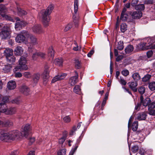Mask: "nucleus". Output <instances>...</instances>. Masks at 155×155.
<instances>
[{
	"label": "nucleus",
	"instance_id": "obj_1",
	"mask_svg": "<svg viewBox=\"0 0 155 155\" xmlns=\"http://www.w3.org/2000/svg\"><path fill=\"white\" fill-rule=\"evenodd\" d=\"M30 130V125L26 124L22 126L21 132L18 130H13L9 132L11 140L13 141L19 140L24 137H27Z\"/></svg>",
	"mask_w": 155,
	"mask_h": 155
},
{
	"label": "nucleus",
	"instance_id": "obj_2",
	"mask_svg": "<svg viewBox=\"0 0 155 155\" xmlns=\"http://www.w3.org/2000/svg\"><path fill=\"white\" fill-rule=\"evenodd\" d=\"M54 8V5L50 4L46 9L42 10L38 13V15L40 18L42 20L43 25L45 27H47L49 25V22L50 20L49 15Z\"/></svg>",
	"mask_w": 155,
	"mask_h": 155
},
{
	"label": "nucleus",
	"instance_id": "obj_3",
	"mask_svg": "<svg viewBox=\"0 0 155 155\" xmlns=\"http://www.w3.org/2000/svg\"><path fill=\"white\" fill-rule=\"evenodd\" d=\"M18 65L16 66L13 69L14 72V76L16 78H21L22 76V74L19 72L16 71L19 70H27L28 67L26 65L27 60L25 58L21 56L19 60Z\"/></svg>",
	"mask_w": 155,
	"mask_h": 155
},
{
	"label": "nucleus",
	"instance_id": "obj_4",
	"mask_svg": "<svg viewBox=\"0 0 155 155\" xmlns=\"http://www.w3.org/2000/svg\"><path fill=\"white\" fill-rule=\"evenodd\" d=\"M154 42L153 38L147 37L143 39L141 42L137 46V48L139 50H143L151 48V45Z\"/></svg>",
	"mask_w": 155,
	"mask_h": 155
},
{
	"label": "nucleus",
	"instance_id": "obj_5",
	"mask_svg": "<svg viewBox=\"0 0 155 155\" xmlns=\"http://www.w3.org/2000/svg\"><path fill=\"white\" fill-rule=\"evenodd\" d=\"M29 36V34L26 31H22L18 34L15 38L16 41L19 43L25 42Z\"/></svg>",
	"mask_w": 155,
	"mask_h": 155
},
{
	"label": "nucleus",
	"instance_id": "obj_6",
	"mask_svg": "<svg viewBox=\"0 0 155 155\" xmlns=\"http://www.w3.org/2000/svg\"><path fill=\"white\" fill-rule=\"evenodd\" d=\"M10 28L9 26H4L1 32L0 35L2 39L5 40L9 38L10 35Z\"/></svg>",
	"mask_w": 155,
	"mask_h": 155
},
{
	"label": "nucleus",
	"instance_id": "obj_7",
	"mask_svg": "<svg viewBox=\"0 0 155 155\" xmlns=\"http://www.w3.org/2000/svg\"><path fill=\"white\" fill-rule=\"evenodd\" d=\"M74 14L73 13V21L76 27L78 26V18L77 12H78V0H74Z\"/></svg>",
	"mask_w": 155,
	"mask_h": 155
},
{
	"label": "nucleus",
	"instance_id": "obj_8",
	"mask_svg": "<svg viewBox=\"0 0 155 155\" xmlns=\"http://www.w3.org/2000/svg\"><path fill=\"white\" fill-rule=\"evenodd\" d=\"M0 140L4 142H8L11 141L9 132L1 133L0 135Z\"/></svg>",
	"mask_w": 155,
	"mask_h": 155
},
{
	"label": "nucleus",
	"instance_id": "obj_9",
	"mask_svg": "<svg viewBox=\"0 0 155 155\" xmlns=\"http://www.w3.org/2000/svg\"><path fill=\"white\" fill-rule=\"evenodd\" d=\"M33 31L35 34H41L44 32L42 28L40 25H34L32 28Z\"/></svg>",
	"mask_w": 155,
	"mask_h": 155
},
{
	"label": "nucleus",
	"instance_id": "obj_10",
	"mask_svg": "<svg viewBox=\"0 0 155 155\" xmlns=\"http://www.w3.org/2000/svg\"><path fill=\"white\" fill-rule=\"evenodd\" d=\"M19 90L24 95H28L30 94V89L25 85L21 86L19 88Z\"/></svg>",
	"mask_w": 155,
	"mask_h": 155
},
{
	"label": "nucleus",
	"instance_id": "obj_11",
	"mask_svg": "<svg viewBox=\"0 0 155 155\" xmlns=\"http://www.w3.org/2000/svg\"><path fill=\"white\" fill-rule=\"evenodd\" d=\"M140 100L141 104H142L143 106L145 107L148 106L149 104L151 102L150 99L148 97L143 100V96L142 95L140 97Z\"/></svg>",
	"mask_w": 155,
	"mask_h": 155
},
{
	"label": "nucleus",
	"instance_id": "obj_12",
	"mask_svg": "<svg viewBox=\"0 0 155 155\" xmlns=\"http://www.w3.org/2000/svg\"><path fill=\"white\" fill-rule=\"evenodd\" d=\"M7 13V9L6 7L2 4H0V15L3 17Z\"/></svg>",
	"mask_w": 155,
	"mask_h": 155
},
{
	"label": "nucleus",
	"instance_id": "obj_13",
	"mask_svg": "<svg viewBox=\"0 0 155 155\" xmlns=\"http://www.w3.org/2000/svg\"><path fill=\"white\" fill-rule=\"evenodd\" d=\"M128 16L126 8H124L121 14L120 19L123 21H126L128 18Z\"/></svg>",
	"mask_w": 155,
	"mask_h": 155
},
{
	"label": "nucleus",
	"instance_id": "obj_14",
	"mask_svg": "<svg viewBox=\"0 0 155 155\" xmlns=\"http://www.w3.org/2000/svg\"><path fill=\"white\" fill-rule=\"evenodd\" d=\"M129 87L134 92L137 91V81H132L128 83Z\"/></svg>",
	"mask_w": 155,
	"mask_h": 155
},
{
	"label": "nucleus",
	"instance_id": "obj_15",
	"mask_svg": "<svg viewBox=\"0 0 155 155\" xmlns=\"http://www.w3.org/2000/svg\"><path fill=\"white\" fill-rule=\"evenodd\" d=\"M142 15V13L141 11H135L131 14V16L134 19H139Z\"/></svg>",
	"mask_w": 155,
	"mask_h": 155
},
{
	"label": "nucleus",
	"instance_id": "obj_16",
	"mask_svg": "<svg viewBox=\"0 0 155 155\" xmlns=\"http://www.w3.org/2000/svg\"><path fill=\"white\" fill-rule=\"evenodd\" d=\"M16 85L15 81H11L7 84V87L9 90H13L16 87Z\"/></svg>",
	"mask_w": 155,
	"mask_h": 155
},
{
	"label": "nucleus",
	"instance_id": "obj_17",
	"mask_svg": "<svg viewBox=\"0 0 155 155\" xmlns=\"http://www.w3.org/2000/svg\"><path fill=\"white\" fill-rule=\"evenodd\" d=\"M7 110V106L6 104L3 102L0 103V112L6 114Z\"/></svg>",
	"mask_w": 155,
	"mask_h": 155
},
{
	"label": "nucleus",
	"instance_id": "obj_18",
	"mask_svg": "<svg viewBox=\"0 0 155 155\" xmlns=\"http://www.w3.org/2000/svg\"><path fill=\"white\" fill-rule=\"evenodd\" d=\"M63 62V59L61 58H56L54 61V63L55 65L60 67H61L62 66Z\"/></svg>",
	"mask_w": 155,
	"mask_h": 155
},
{
	"label": "nucleus",
	"instance_id": "obj_19",
	"mask_svg": "<svg viewBox=\"0 0 155 155\" xmlns=\"http://www.w3.org/2000/svg\"><path fill=\"white\" fill-rule=\"evenodd\" d=\"M29 37L30 40L31 44L33 45H35L38 44L37 39L35 36L32 35H30L29 34Z\"/></svg>",
	"mask_w": 155,
	"mask_h": 155
},
{
	"label": "nucleus",
	"instance_id": "obj_20",
	"mask_svg": "<svg viewBox=\"0 0 155 155\" xmlns=\"http://www.w3.org/2000/svg\"><path fill=\"white\" fill-rule=\"evenodd\" d=\"M147 116L146 114L144 112L139 113L137 114V119L138 120H144L146 119Z\"/></svg>",
	"mask_w": 155,
	"mask_h": 155
},
{
	"label": "nucleus",
	"instance_id": "obj_21",
	"mask_svg": "<svg viewBox=\"0 0 155 155\" xmlns=\"http://www.w3.org/2000/svg\"><path fill=\"white\" fill-rule=\"evenodd\" d=\"M16 112V109L15 107H11L7 110L6 114L12 115L15 114Z\"/></svg>",
	"mask_w": 155,
	"mask_h": 155
},
{
	"label": "nucleus",
	"instance_id": "obj_22",
	"mask_svg": "<svg viewBox=\"0 0 155 155\" xmlns=\"http://www.w3.org/2000/svg\"><path fill=\"white\" fill-rule=\"evenodd\" d=\"M13 123L12 121L8 120L4 122H3V123L2 124V126L3 127H9L13 126Z\"/></svg>",
	"mask_w": 155,
	"mask_h": 155
},
{
	"label": "nucleus",
	"instance_id": "obj_23",
	"mask_svg": "<svg viewBox=\"0 0 155 155\" xmlns=\"http://www.w3.org/2000/svg\"><path fill=\"white\" fill-rule=\"evenodd\" d=\"M23 51L22 48L20 46L17 47L14 50L15 54L17 55H20L22 54Z\"/></svg>",
	"mask_w": 155,
	"mask_h": 155
},
{
	"label": "nucleus",
	"instance_id": "obj_24",
	"mask_svg": "<svg viewBox=\"0 0 155 155\" xmlns=\"http://www.w3.org/2000/svg\"><path fill=\"white\" fill-rule=\"evenodd\" d=\"M25 25L24 21H17L15 23V28L16 29L19 28Z\"/></svg>",
	"mask_w": 155,
	"mask_h": 155
},
{
	"label": "nucleus",
	"instance_id": "obj_25",
	"mask_svg": "<svg viewBox=\"0 0 155 155\" xmlns=\"http://www.w3.org/2000/svg\"><path fill=\"white\" fill-rule=\"evenodd\" d=\"M134 50V47L132 45H128L125 49L126 54H129L132 52Z\"/></svg>",
	"mask_w": 155,
	"mask_h": 155
},
{
	"label": "nucleus",
	"instance_id": "obj_26",
	"mask_svg": "<svg viewBox=\"0 0 155 155\" xmlns=\"http://www.w3.org/2000/svg\"><path fill=\"white\" fill-rule=\"evenodd\" d=\"M4 53L6 57L13 55V51L12 49L10 48L6 49L4 51Z\"/></svg>",
	"mask_w": 155,
	"mask_h": 155
},
{
	"label": "nucleus",
	"instance_id": "obj_27",
	"mask_svg": "<svg viewBox=\"0 0 155 155\" xmlns=\"http://www.w3.org/2000/svg\"><path fill=\"white\" fill-rule=\"evenodd\" d=\"M54 51L53 50L52 46L49 47L48 49V54L49 56L53 59L54 55Z\"/></svg>",
	"mask_w": 155,
	"mask_h": 155
},
{
	"label": "nucleus",
	"instance_id": "obj_28",
	"mask_svg": "<svg viewBox=\"0 0 155 155\" xmlns=\"http://www.w3.org/2000/svg\"><path fill=\"white\" fill-rule=\"evenodd\" d=\"M7 61L9 63H11L12 64L14 63L15 61V58L13 55L11 56H9L8 57H6Z\"/></svg>",
	"mask_w": 155,
	"mask_h": 155
},
{
	"label": "nucleus",
	"instance_id": "obj_29",
	"mask_svg": "<svg viewBox=\"0 0 155 155\" xmlns=\"http://www.w3.org/2000/svg\"><path fill=\"white\" fill-rule=\"evenodd\" d=\"M17 8L18 10L17 13L19 16H22L23 15H26L27 14V12L25 11L18 7Z\"/></svg>",
	"mask_w": 155,
	"mask_h": 155
},
{
	"label": "nucleus",
	"instance_id": "obj_30",
	"mask_svg": "<svg viewBox=\"0 0 155 155\" xmlns=\"http://www.w3.org/2000/svg\"><path fill=\"white\" fill-rule=\"evenodd\" d=\"M144 6L143 4L138 5H135V9L136 10L140 11H139L143 10L144 9Z\"/></svg>",
	"mask_w": 155,
	"mask_h": 155
},
{
	"label": "nucleus",
	"instance_id": "obj_31",
	"mask_svg": "<svg viewBox=\"0 0 155 155\" xmlns=\"http://www.w3.org/2000/svg\"><path fill=\"white\" fill-rule=\"evenodd\" d=\"M124 48V43L123 41H120L118 42L117 46V48L118 50H121L123 49Z\"/></svg>",
	"mask_w": 155,
	"mask_h": 155
},
{
	"label": "nucleus",
	"instance_id": "obj_32",
	"mask_svg": "<svg viewBox=\"0 0 155 155\" xmlns=\"http://www.w3.org/2000/svg\"><path fill=\"white\" fill-rule=\"evenodd\" d=\"M138 122L137 121H134L132 124V130L134 131H136L138 128Z\"/></svg>",
	"mask_w": 155,
	"mask_h": 155
},
{
	"label": "nucleus",
	"instance_id": "obj_33",
	"mask_svg": "<svg viewBox=\"0 0 155 155\" xmlns=\"http://www.w3.org/2000/svg\"><path fill=\"white\" fill-rule=\"evenodd\" d=\"M149 87L150 90L152 91L155 90V82L153 81L149 84Z\"/></svg>",
	"mask_w": 155,
	"mask_h": 155
},
{
	"label": "nucleus",
	"instance_id": "obj_34",
	"mask_svg": "<svg viewBox=\"0 0 155 155\" xmlns=\"http://www.w3.org/2000/svg\"><path fill=\"white\" fill-rule=\"evenodd\" d=\"M127 26L125 23H122L120 25V30L122 32H124L127 30Z\"/></svg>",
	"mask_w": 155,
	"mask_h": 155
},
{
	"label": "nucleus",
	"instance_id": "obj_35",
	"mask_svg": "<svg viewBox=\"0 0 155 155\" xmlns=\"http://www.w3.org/2000/svg\"><path fill=\"white\" fill-rule=\"evenodd\" d=\"M10 69V66L9 65H5L2 68V69L5 73H6L9 72Z\"/></svg>",
	"mask_w": 155,
	"mask_h": 155
},
{
	"label": "nucleus",
	"instance_id": "obj_36",
	"mask_svg": "<svg viewBox=\"0 0 155 155\" xmlns=\"http://www.w3.org/2000/svg\"><path fill=\"white\" fill-rule=\"evenodd\" d=\"M66 150L65 149H61L58 150L57 153L58 155H65Z\"/></svg>",
	"mask_w": 155,
	"mask_h": 155
},
{
	"label": "nucleus",
	"instance_id": "obj_37",
	"mask_svg": "<svg viewBox=\"0 0 155 155\" xmlns=\"http://www.w3.org/2000/svg\"><path fill=\"white\" fill-rule=\"evenodd\" d=\"M155 108V102H153L150 103L148 105V110L153 109Z\"/></svg>",
	"mask_w": 155,
	"mask_h": 155
},
{
	"label": "nucleus",
	"instance_id": "obj_38",
	"mask_svg": "<svg viewBox=\"0 0 155 155\" xmlns=\"http://www.w3.org/2000/svg\"><path fill=\"white\" fill-rule=\"evenodd\" d=\"M138 91L141 94H143L145 91V87L143 86L140 87L138 89Z\"/></svg>",
	"mask_w": 155,
	"mask_h": 155
},
{
	"label": "nucleus",
	"instance_id": "obj_39",
	"mask_svg": "<svg viewBox=\"0 0 155 155\" xmlns=\"http://www.w3.org/2000/svg\"><path fill=\"white\" fill-rule=\"evenodd\" d=\"M121 73L124 76L126 77L129 74V72L128 70L124 69L122 71Z\"/></svg>",
	"mask_w": 155,
	"mask_h": 155
},
{
	"label": "nucleus",
	"instance_id": "obj_40",
	"mask_svg": "<svg viewBox=\"0 0 155 155\" xmlns=\"http://www.w3.org/2000/svg\"><path fill=\"white\" fill-rule=\"evenodd\" d=\"M66 136V135H64L59 140V143L60 144H62L65 140Z\"/></svg>",
	"mask_w": 155,
	"mask_h": 155
},
{
	"label": "nucleus",
	"instance_id": "obj_41",
	"mask_svg": "<svg viewBox=\"0 0 155 155\" xmlns=\"http://www.w3.org/2000/svg\"><path fill=\"white\" fill-rule=\"evenodd\" d=\"M67 74L66 73H58L56 75L54 78H61L62 77H65L67 76Z\"/></svg>",
	"mask_w": 155,
	"mask_h": 155
},
{
	"label": "nucleus",
	"instance_id": "obj_42",
	"mask_svg": "<svg viewBox=\"0 0 155 155\" xmlns=\"http://www.w3.org/2000/svg\"><path fill=\"white\" fill-rule=\"evenodd\" d=\"M72 26L71 23H69L65 27L64 31H68L72 27Z\"/></svg>",
	"mask_w": 155,
	"mask_h": 155
},
{
	"label": "nucleus",
	"instance_id": "obj_43",
	"mask_svg": "<svg viewBox=\"0 0 155 155\" xmlns=\"http://www.w3.org/2000/svg\"><path fill=\"white\" fill-rule=\"evenodd\" d=\"M138 149V146L137 145H135L132 147L131 150L134 153H136L137 152Z\"/></svg>",
	"mask_w": 155,
	"mask_h": 155
},
{
	"label": "nucleus",
	"instance_id": "obj_44",
	"mask_svg": "<svg viewBox=\"0 0 155 155\" xmlns=\"http://www.w3.org/2000/svg\"><path fill=\"white\" fill-rule=\"evenodd\" d=\"M63 120L65 123H68L70 122L71 118L69 116H67L64 117Z\"/></svg>",
	"mask_w": 155,
	"mask_h": 155
},
{
	"label": "nucleus",
	"instance_id": "obj_45",
	"mask_svg": "<svg viewBox=\"0 0 155 155\" xmlns=\"http://www.w3.org/2000/svg\"><path fill=\"white\" fill-rule=\"evenodd\" d=\"M106 101L107 100H105L104 99L103 100L101 107H99V109H98L99 110H104V107L106 104Z\"/></svg>",
	"mask_w": 155,
	"mask_h": 155
},
{
	"label": "nucleus",
	"instance_id": "obj_46",
	"mask_svg": "<svg viewBox=\"0 0 155 155\" xmlns=\"http://www.w3.org/2000/svg\"><path fill=\"white\" fill-rule=\"evenodd\" d=\"M2 102L3 103H5L6 104V103H8L9 101V98L7 96H5L2 97Z\"/></svg>",
	"mask_w": 155,
	"mask_h": 155
},
{
	"label": "nucleus",
	"instance_id": "obj_47",
	"mask_svg": "<svg viewBox=\"0 0 155 155\" xmlns=\"http://www.w3.org/2000/svg\"><path fill=\"white\" fill-rule=\"evenodd\" d=\"M3 18L7 20H8L11 21H13V19L11 17L8 15H7V14L5 15V16H4Z\"/></svg>",
	"mask_w": 155,
	"mask_h": 155
},
{
	"label": "nucleus",
	"instance_id": "obj_48",
	"mask_svg": "<svg viewBox=\"0 0 155 155\" xmlns=\"http://www.w3.org/2000/svg\"><path fill=\"white\" fill-rule=\"evenodd\" d=\"M45 73V71H44L43 73L41 74V78H49V72H46V73Z\"/></svg>",
	"mask_w": 155,
	"mask_h": 155
},
{
	"label": "nucleus",
	"instance_id": "obj_49",
	"mask_svg": "<svg viewBox=\"0 0 155 155\" xmlns=\"http://www.w3.org/2000/svg\"><path fill=\"white\" fill-rule=\"evenodd\" d=\"M153 52L152 50H150L147 51V56L148 58H150L152 55H154L153 54Z\"/></svg>",
	"mask_w": 155,
	"mask_h": 155
},
{
	"label": "nucleus",
	"instance_id": "obj_50",
	"mask_svg": "<svg viewBox=\"0 0 155 155\" xmlns=\"http://www.w3.org/2000/svg\"><path fill=\"white\" fill-rule=\"evenodd\" d=\"M77 147H78L76 146L74 148H72L70 151L69 155H73L74 153L76 150Z\"/></svg>",
	"mask_w": 155,
	"mask_h": 155
},
{
	"label": "nucleus",
	"instance_id": "obj_51",
	"mask_svg": "<svg viewBox=\"0 0 155 155\" xmlns=\"http://www.w3.org/2000/svg\"><path fill=\"white\" fill-rule=\"evenodd\" d=\"M38 57H40L42 58H44L45 55V54L44 53L39 52H37V54Z\"/></svg>",
	"mask_w": 155,
	"mask_h": 155
},
{
	"label": "nucleus",
	"instance_id": "obj_52",
	"mask_svg": "<svg viewBox=\"0 0 155 155\" xmlns=\"http://www.w3.org/2000/svg\"><path fill=\"white\" fill-rule=\"evenodd\" d=\"M120 84L123 85H125L127 84V82L123 78H120V81H119Z\"/></svg>",
	"mask_w": 155,
	"mask_h": 155
},
{
	"label": "nucleus",
	"instance_id": "obj_53",
	"mask_svg": "<svg viewBox=\"0 0 155 155\" xmlns=\"http://www.w3.org/2000/svg\"><path fill=\"white\" fill-rule=\"evenodd\" d=\"M146 152L145 150L143 148H140L139 150V153L140 155H145Z\"/></svg>",
	"mask_w": 155,
	"mask_h": 155
},
{
	"label": "nucleus",
	"instance_id": "obj_54",
	"mask_svg": "<svg viewBox=\"0 0 155 155\" xmlns=\"http://www.w3.org/2000/svg\"><path fill=\"white\" fill-rule=\"evenodd\" d=\"M139 2V0H132L131 3V5L133 6H135L137 5L136 4H137Z\"/></svg>",
	"mask_w": 155,
	"mask_h": 155
},
{
	"label": "nucleus",
	"instance_id": "obj_55",
	"mask_svg": "<svg viewBox=\"0 0 155 155\" xmlns=\"http://www.w3.org/2000/svg\"><path fill=\"white\" fill-rule=\"evenodd\" d=\"M77 79H78V78H72L71 79V85H74L77 82Z\"/></svg>",
	"mask_w": 155,
	"mask_h": 155
},
{
	"label": "nucleus",
	"instance_id": "obj_56",
	"mask_svg": "<svg viewBox=\"0 0 155 155\" xmlns=\"http://www.w3.org/2000/svg\"><path fill=\"white\" fill-rule=\"evenodd\" d=\"M23 75L25 78H30L31 77L30 73L29 72H25L24 73Z\"/></svg>",
	"mask_w": 155,
	"mask_h": 155
},
{
	"label": "nucleus",
	"instance_id": "obj_57",
	"mask_svg": "<svg viewBox=\"0 0 155 155\" xmlns=\"http://www.w3.org/2000/svg\"><path fill=\"white\" fill-rule=\"evenodd\" d=\"M12 102L13 103L18 104L19 103V100L18 98H16L12 100Z\"/></svg>",
	"mask_w": 155,
	"mask_h": 155
},
{
	"label": "nucleus",
	"instance_id": "obj_58",
	"mask_svg": "<svg viewBox=\"0 0 155 155\" xmlns=\"http://www.w3.org/2000/svg\"><path fill=\"white\" fill-rule=\"evenodd\" d=\"M77 128L76 127H74L72 128V130L70 133V135H73L74 133L77 130Z\"/></svg>",
	"mask_w": 155,
	"mask_h": 155
},
{
	"label": "nucleus",
	"instance_id": "obj_59",
	"mask_svg": "<svg viewBox=\"0 0 155 155\" xmlns=\"http://www.w3.org/2000/svg\"><path fill=\"white\" fill-rule=\"evenodd\" d=\"M123 56L122 55H119L117 56V57L116 58V61H119L121 60L123 58Z\"/></svg>",
	"mask_w": 155,
	"mask_h": 155
},
{
	"label": "nucleus",
	"instance_id": "obj_60",
	"mask_svg": "<svg viewBox=\"0 0 155 155\" xmlns=\"http://www.w3.org/2000/svg\"><path fill=\"white\" fill-rule=\"evenodd\" d=\"M148 111L150 115L155 116V110L152 109Z\"/></svg>",
	"mask_w": 155,
	"mask_h": 155
},
{
	"label": "nucleus",
	"instance_id": "obj_61",
	"mask_svg": "<svg viewBox=\"0 0 155 155\" xmlns=\"http://www.w3.org/2000/svg\"><path fill=\"white\" fill-rule=\"evenodd\" d=\"M132 78H140V76L138 73L136 72L132 74Z\"/></svg>",
	"mask_w": 155,
	"mask_h": 155
},
{
	"label": "nucleus",
	"instance_id": "obj_62",
	"mask_svg": "<svg viewBox=\"0 0 155 155\" xmlns=\"http://www.w3.org/2000/svg\"><path fill=\"white\" fill-rule=\"evenodd\" d=\"M18 153V152L17 150H14L12 151L10 154V155H17Z\"/></svg>",
	"mask_w": 155,
	"mask_h": 155
},
{
	"label": "nucleus",
	"instance_id": "obj_63",
	"mask_svg": "<svg viewBox=\"0 0 155 155\" xmlns=\"http://www.w3.org/2000/svg\"><path fill=\"white\" fill-rule=\"evenodd\" d=\"M37 54V52H36L33 54L32 58L33 60H36L38 57Z\"/></svg>",
	"mask_w": 155,
	"mask_h": 155
},
{
	"label": "nucleus",
	"instance_id": "obj_64",
	"mask_svg": "<svg viewBox=\"0 0 155 155\" xmlns=\"http://www.w3.org/2000/svg\"><path fill=\"white\" fill-rule=\"evenodd\" d=\"M94 52V51L93 50L90 51L87 54V56L89 57H91L93 54Z\"/></svg>",
	"mask_w": 155,
	"mask_h": 155
}]
</instances>
